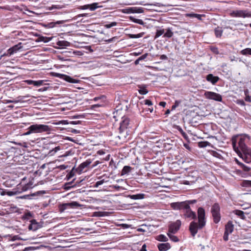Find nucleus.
<instances>
[{
	"instance_id": "37998d69",
	"label": "nucleus",
	"mask_w": 251,
	"mask_h": 251,
	"mask_svg": "<svg viewBox=\"0 0 251 251\" xmlns=\"http://www.w3.org/2000/svg\"><path fill=\"white\" fill-rule=\"evenodd\" d=\"M116 25H117V23L114 22L111 23L109 24H106L104 26L106 28H111V27H112L113 26H116Z\"/></svg>"
},
{
	"instance_id": "a878e982",
	"label": "nucleus",
	"mask_w": 251,
	"mask_h": 251,
	"mask_svg": "<svg viewBox=\"0 0 251 251\" xmlns=\"http://www.w3.org/2000/svg\"><path fill=\"white\" fill-rule=\"evenodd\" d=\"M129 19L135 23L141 25H144V22L141 19H136L132 16H130Z\"/></svg>"
},
{
	"instance_id": "f3484780",
	"label": "nucleus",
	"mask_w": 251,
	"mask_h": 251,
	"mask_svg": "<svg viewBox=\"0 0 251 251\" xmlns=\"http://www.w3.org/2000/svg\"><path fill=\"white\" fill-rule=\"evenodd\" d=\"M234 229V226L232 224L231 222H228L227 224L226 225L225 227V232L231 234Z\"/></svg>"
},
{
	"instance_id": "8fccbe9b",
	"label": "nucleus",
	"mask_w": 251,
	"mask_h": 251,
	"mask_svg": "<svg viewBox=\"0 0 251 251\" xmlns=\"http://www.w3.org/2000/svg\"><path fill=\"white\" fill-rule=\"evenodd\" d=\"M229 234H230L225 231V233H224V237H223L224 240L225 241H226L228 240Z\"/></svg>"
},
{
	"instance_id": "e2e57ef3",
	"label": "nucleus",
	"mask_w": 251,
	"mask_h": 251,
	"mask_svg": "<svg viewBox=\"0 0 251 251\" xmlns=\"http://www.w3.org/2000/svg\"><path fill=\"white\" fill-rule=\"evenodd\" d=\"M104 96H102L101 97H95V98H94L93 100L95 101L100 100V99H103L104 98Z\"/></svg>"
},
{
	"instance_id": "9b49d317",
	"label": "nucleus",
	"mask_w": 251,
	"mask_h": 251,
	"mask_svg": "<svg viewBox=\"0 0 251 251\" xmlns=\"http://www.w3.org/2000/svg\"><path fill=\"white\" fill-rule=\"evenodd\" d=\"M181 222L180 220H176L175 222L171 224L169 226V231L173 233H176L180 228Z\"/></svg>"
},
{
	"instance_id": "0eeeda50",
	"label": "nucleus",
	"mask_w": 251,
	"mask_h": 251,
	"mask_svg": "<svg viewBox=\"0 0 251 251\" xmlns=\"http://www.w3.org/2000/svg\"><path fill=\"white\" fill-rule=\"evenodd\" d=\"M204 96L207 99L217 101H222V96L219 94L213 92L206 91L204 93Z\"/></svg>"
},
{
	"instance_id": "7c9ffc66",
	"label": "nucleus",
	"mask_w": 251,
	"mask_h": 251,
	"mask_svg": "<svg viewBox=\"0 0 251 251\" xmlns=\"http://www.w3.org/2000/svg\"><path fill=\"white\" fill-rule=\"evenodd\" d=\"M174 233L170 232L169 231V232L168 233V236L169 237L170 239L174 241V242H177L178 241V238L174 235Z\"/></svg>"
},
{
	"instance_id": "5701e85b",
	"label": "nucleus",
	"mask_w": 251,
	"mask_h": 251,
	"mask_svg": "<svg viewBox=\"0 0 251 251\" xmlns=\"http://www.w3.org/2000/svg\"><path fill=\"white\" fill-rule=\"evenodd\" d=\"M233 213L235 214L236 215L238 216L242 219H244L245 218V216L244 215V213L243 211L239 210H235L233 211Z\"/></svg>"
},
{
	"instance_id": "1a4fd4ad",
	"label": "nucleus",
	"mask_w": 251,
	"mask_h": 251,
	"mask_svg": "<svg viewBox=\"0 0 251 251\" xmlns=\"http://www.w3.org/2000/svg\"><path fill=\"white\" fill-rule=\"evenodd\" d=\"M184 216L185 218L194 219L196 218L195 212L192 211L190 209V206L188 205L184 208Z\"/></svg>"
},
{
	"instance_id": "9d476101",
	"label": "nucleus",
	"mask_w": 251,
	"mask_h": 251,
	"mask_svg": "<svg viewBox=\"0 0 251 251\" xmlns=\"http://www.w3.org/2000/svg\"><path fill=\"white\" fill-rule=\"evenodd\" d=\"M171 207L174 210H178L181 209H184L185 207L187 206V203L184 201L181 202H176L171 203Z\"/></svg>"
},
{
	"instance_id": "ddd939ff",
	"label": "nucleus",
	"mask_w": 251,
	"mask_h": 251,
	"mask_svg": "<svg viewBox=\"0 0 251 251\" xmlns=\"http://www.w3.org/2000/svg\"><path fill=\"white\" fill-rule=\"evenodd\" d=\"M22 48V43H19L13 47L9 48L7 51V55L11 56L15 53H16Z\"/></svg>"
},
{
	"instance_id": "dca6fc26",
	"label": "nucleus",
	"mask_w": 251,
	"mask_h": 251,
	"mask_svg": "<svg viewBox=\"0 0 251 251\" xmlns=\"http://www.w3.org/2000/svg\"><path fill=\"white\" fill-rule=\"evenodd\" d=\"M56 45L59 47L58 48L59 49H63L66 47L70 46L71 43L68 41L62 40L57 41Z\"/></svg>"
},
{
	"instance_id": "69168bd1",
	"label": "nucleus",
	"mask_w": 251,
	"mask_h": 251,
	"mask_svg": "<svg viewBox=\"0 0 251 251\" xmlns=\"http://www.w3.org/2000/svg\"><path fill=\"white\" fill-rule=\"evenodd\" d=\"M97 153L99 155H103L105 153V152L103 150H99L97 151Z\"/></svg>"
},
{
	"instance_id": "c9c22d12",
	"label": "nucleus",
	"mask_w": 251,
	"mask_h": 251,
	"mask_svg": "<svg viewBox=\"0 0 251 251\" xmlns=\"http://www.w3.org/2000/svg\"><path fill=\"white\" fill-rule=\"evenodd\" d=\"M69 53H70L71 54L77 56H80L83 55V52L80 50H75L73 52L69 51Z\"/></svg>"
},
{
	"instance_id": "f03ea898",
	"label": "nucleus",
	"mask_w": 251,
	"mask_h": 251,
	"mask_svg": "<svg viewBox=\"0 0 251 251\" xmlns=\"http://www.w3.org/2000/svg\"><path fill=\"white\" fill-rule=\"evenodd\" d=\"M198 222L197 223L192 222L190 223L189 229L193 236L198 232V229L202 228L205 225V211L202 207H200L198 210Z\"/></svg>"
},
{
	"instance_id": "774afa93",
	"label": "nucleus",
	"mask_w": 251,
	"mask_h": 251,
	"mask_svg": "<svg viewBox=\"0 0 251 251\" xmlns=\"http://www.w3.org/2000/svg\"><path fill=\"white\" fill-rule=\"evenodd\" d=\"M160 59L165 60L167 59V57L166 55L163 54L160 56Z\"/></svg>"
},
{
	"instance_id": "c756f323",
	"label": "nucleus",
	"mask_w": 251,
	"mask_h": 251,
	"mask_svg": "<svg viewBox=\"0 0 251 251\" xmlns=\"http://www.w3.org/2000/svg\"><path fill=\"white\" fill-rule=\"evenodd\" d=\"M144 35V32H141L137 34H129L128 37L130 38H139L142 37Z\"/></svg>"
},
{
	"instance_id": "f8f14e48",
	"label": "nucleus",
	"mask_w": 251,
	"mask_h": 251,
	"mask_svg": "<svg viewBox=\"0 0 251 251\" xmlns=\"http://www.w3.org/2000/svg\"><path fill=\"white\" fill-rule=\"evenodd\" d=\"M80 206V205L76 201H72L62 204L61 208L63 211L68 208H74Z\"/></svg>"
},
{
	"instance_id": "473e14b6",
	"label": "nucleus",
	"mask_w": 251,
	"mask_h": 251,
	"mask_svg": "<svg viewBox=\"0 0 251 251\" xmlns=\"http://www.w3.org/2000/svg\"><path fill=\"white\" fill-rule=\"evenodd\" d=\"M164 29H158L156 30V34L154 37V39H156L164 34Z\"/></svg>"
},
{
	"instance_id": "2eb2a0df",
	"label": "nucleus",
	"mask_w": 251,
	"mask_h": 251,
	"mask_svg": "<svg viewBox=\"0 0 251 251\" xmlns=\"http://www.w3.org/2000/svg\"><path fill=\"white\" fill-rule=\"evenodd\" d=\"M218 76H214L212 74H209L206 76V80L212 84H215L219 80Z\"/></svg>"
},
{
	"instance_id": "b1692460",
	"label": "nucleus",
	"mask_w": 251,
	"mask_h": 251,
	"mask_svg": "<svg viewBox=\"0 0 251 251\" xmlns=\"http://www.w3.org/2000/svg\"><path fill=\"white\" fill-rule=\"evenodd\" d=\"M131 171V167L128 166H125L121 172V176H124L129 173Z\"/></svg>"
},
{
	"instance_id": "3c124183",
	"label": "nucleus",
	"mask_w": 251,
	"mask_h": 251,
	"mask_svg": "<svg viewBox=\"0 0 251 251\" xmlns=\"http://www.w3.org/2000/svg\"><path fill=\"white\" fill-rule=\"evenodd\" d=\"M59 124L62 125H68L70 124V122H69L68 120H62L59 121Z\"/></svg>"
},
{
	"instance_id": "cd10ccee",
	"label": "nucleus",
	"mask_w": 251,
	"mask_h": 251,
	"mask_svg": "<svg viewBox=\"0 0 251 251\" xmlns=\"http://www.w3.org/2000/svg\"><path fill=\"white\" fill-rule=\"evenodd\" d=\"M210 146V143L207 141H201L198 143V146L200 148H205Z\"/></svg>"
},
{
	"instance_id": "ea45409f",
	"label": "nucleus",
	"mask_w": 251,
	"mask_h": 251,
	"mask_svg": "<svg viewBox=\"0 0 251 251\" xmlns=\"http://www.w3.org/2000/svg\"><path fill=\"white\" fill-rule=\"evenodd\" d=\"M106 182V181H105L104 179H102V180H100V181H98L95 184L94 187L97 188L100 185H101L103 184L104 182Z\"/></svg>"
},
{
	"instance_id": "603ef678",
	"label": "nucleus",
	"mask_w": 251,
	"mask_h": 251,
	"mask_svg": "<svg viewBox=\"0 0 251 251\" xmlns=\"http://www.w3.org/2000/svg\"><path fill=\"white\" fill-rule=\"evenodd\" d=\"M144 102L146 105H148L149 106L152 105V103L151 101L149 100H145Z\"/></svg>"
},
{
	"instance_id": "680f3d73",
	"label": "nucleus",
	"mask_w": 251,
	"mask_h": 251,
	"mask_svg": "<svg viewBox=\"0 0 251 251\" xmlns=\"http://www.w3.org/2000/svg\"><path fill=\"white\" fill-rule=\"evenodd\" d=\"M63 21H58L57 22H56L55 23H51L50 24V25H54V24H58V25H59V24H63Z\"/></svg>"
},
{
	"instance_id": "13d9d810",
	"label": "nucleus",
	"mask_w": 251,
	"mask_h": 251,
	"mask_svg": "<svg viewBox=\"0 0 251 251\" xmlns=\"http://www.w3.org/2000/svg\"><path fill=\"white\" fill-rule=\"evenodd\" d=\"M81 9H89V4H86V5H84L83 6H81Z\"/></svg>"
},
{
	"instance_id": "a18cd8bd",
	"label": "nucleus",
	"mask_w": 251,
	"mask_h": 251,
	"mask_svg": "<svg viewBox=\"0 0 251 251\" xmlns=\"http://www.w3.org/2000/svg\"><path fill=\"white\" fill-rule=\"evenodd\" d=\"M181 101L180 100H176L175 102V104L173 105L172 107V110L175 109L176 107H177L179 104L180 103Z\"/></svg>"
},
{
	"instance_id": "4d7b16f0",
	"label": "nucleus",
	"mask_w": 251,
	"mask_h": 251,
	"mask_svg": "<svg viewBox=\"0 0 251 251\" xmlns=\"http://www.w3.org/2000/svg\"><path fill=\"white\" fill-rule=\"evenodd\" d=\"M80 123V121H71L70 122V124L72 125H78Z\"/></svg>"
},
{
	"instance_id": "58836bf2",
	"label": "nucleus",
	"mask_w": 251,
	"mask_h": 251,
	"mask_svg": "<svg viewBox=\"0 0 251 251\" xmlns=\"http://www.w3.org/2000/svg\"><path fill=\"white\" fill-rule=\"evenodd\" d=\"M6 111L5 107L4 106V102L2 101H0V113H2Z\"/></svg>"
},
{
	"instance_id": "052dcab7",
	"label": "nucleus",
	"mask_w": 251,
	"mask_h": 251,
	"mask_svg": "<svg viewBox=\"0 0 251 251\" xmlns=\"http://www.w3.org/2000/svg\"><path fill=\"white\" fill-rule=\"evenodd\" d=\"M147 55H148V54H147V53H146V54H143V55H142L141 56H140V57H139L138 58H139V59L140 60H143V59H145V58L147 57Z\"/></svg>"
},
{
	"instance_id": "6e6d98bb",
	"label": "nucleus",
	"mask_w": 251,
	"mask_h": 251,
	"mask_svg": "<svg viewBox=\"0 0 251 251\" xmlns=\"http://www.w3.org/2000/svg\"><path fill=\"white\" fill-rule=\"evenodd\" d=\"M16 194V193L15 192L13 191H7L6 192V195L9 196H12Z\"/></svg>"
},
{
	"instance_id": "bb28decb",
	"label": "nucleus",
	"mask_w": 251,
	"mask_h": 251,
	"mask_svg": "<svg viewBox=\"0 0 251 251\" xmlns=\"http://www.w3.org/2000/svg\"><path fill=\"white\" fill-rule=\"evenodd\" d=\"M102 7L101 5H99L98 3L95 2L92 4H89V9L91 11H94L98 8Z\"/></svg>"
},
{
	"instance_id": "c85d7f7f",
	"label": "nucleus",
	"mask_w": 251,
	"mask_h": 251,
	"mask_svg": "<svg viewBox=\"0 0 251 251\" xmlns=\"http://www.w3.org/2000/svg\"><path fill=\"white\" fill-rule=\"evenodd\" d=\"M241 185L245 187H251V180H245L241 182Z\"/></svg>"
},
{
	"instance_id": "338daca9",
	"label": "nucleus",
	"mask_w": 251,
	"mask_h": 251,
	"mask_svg": "<svg viewBox=\"0 0 251 251\" xmlns=\"http://www.w3.org/2000/svg\"><path fill=\"white\" fill-rule=\"evenodd\" d=\"M140 251H147V250H146V245L145 244H144L142 246V248H141V249L140 250Z\"/></svg>"
},
{
	"instance_id": "e433bc0d",
	"label": "nucleus",
	"mask_w": 251,
	"mask_h": 251,
	"mask_svg": "<svg viewBox=\"0 0 251 251\" xmlns=\"http://www.w3.org/2000/svg\"><path fill=\"white\" fill-rule=\"evenodd\" d=\"M223 33V30L221 28L218 27L215 28V34L216 37H220L222 36Z\"/></svg>"
},
{
	"instance_id": "423d86ee",
	"label": "nucleus",
	"mask_w": 251,
	"mask_h": 251,
	"mask_svg": "<svg viewBox=\"0 0 251 251\" xmlns=\"http://www.w3.org/2000/svg\"><path fill=\"white\" fill-rule=\"evenodd\" d=\"M120 11L125 14L142 13L144 12V8L140 7H127L122 9Z\"/></svg>"
},
{
	"instance_id": "a19ab883",
	"label": "nucleus",
	"mask_w": 251,
	"mask_h": 251,
	"mask_svg": "<svg viewBox=\"0 0 251 251\" xmlns=\"http://www.w3.org/2000/svg\"><path fill=\"white\" fill-rule=\"evenodd\" d=\"M44 81V80H40L37 81L34 80L33 85L35 86H40L43 85Z\"/></svg>"
},
{
	"instance_id": "864d4df0",
	"label": "nucleus",
	"mask_w": 251,
	"mask_h": 251,
	"mask_svg": "<svg viewBox=\"0 0 251 251\" xmlns=\"http://www.w3.org/2000/svg\"><path fill=\"white\" fill-rule=\"evenodd\" d=\"M34 80H25V82L28 85H34Z\"/></svg>"
},
{
	"instance_id": "c03bdc74",
	"label": "nucleus",
	"mask_w": 251,
	"mask_h": 251,
	"mask_svg": "<svg viewBox=\"0 0 251 251\" xmlns=\"http://www.w3.org/2000/svg\"><path fill=\"white\" fill-rule=\"evenodd\" d=\"M31 130H31V128H30V127L29 126L28 127V128L27 129V131L25 132V133H24L23 134V135L26 136V135H30L31 134H33V132H32V131Z\"/></svg>"
},
{
	"instance_id": "5fc2aeb1",
	"label": "nucleus",
	"mask_w": 251,
	"mask_h": 251,
	"mask_svg": "<svg viewBox=\"0 0 251 251\" xmlns=\"http://www.w3.org/2000/svg\"><path fill=\"white\" fill-rule=\"evenodd\" d=\"M61 7L59 5H52L49 8L50 10H52L53 9H59Z\"/></svg>"
},
{
	"instance_id": "de8ad7c7",
	"label": "nucleus",
	"mask_w": 251,
	"mask_h": 251,
	"mask_svg": "<svg viewBox=\"0 0 251 251\" xmlns=\"http://www.w3.org/2000/svg\"><path fill=\"white\" fill-rule=\"evenodd\" d=\"M120 226L122 228L125 229V228H128L130 227L131 225H128V224H122L120 225Z\"/></svg>"
},
{
	"instance_id": "6e6552de",
	"label": "nucleus",
	"mask_w": 251,
	"mask_h": 251,
	"mask_svg": "<svg viewBox=\"0 0 251 251\" xmlns=\"http://www.w3.org/2000/svg\"><path fill=\"white\" fill-rule=\"evenodd\" d=\"M129 122V119L127 117H122V120L120 123V126L119 128L121 134L123 133L125 131H126V133H127L126 129L128 126Z\"/></svg>"
},
{
	"instance_id": "4c0bfd02",
	"label": "nucleus",
	"mask_w": 251,
	"mask_h": 251,
	"mask_svg": "<svg viewBox=\"0 0 251 251\" xmlns=\"http://www.w3.org/2000/svg\"><path fill=\"white\" fill-rule=\"evenodd\" d=\"M21 101H22V99H20L18 100H3V101L4 102V104H5V103H17Z\"/></svg>"
},
{
	"instance_id": "49530a36",
	"label": "nucleus",
	"mask_w": 251,
	"mask_h": 251,
	"mask_svg": "<svg viewBox=\"0 0 251 251\" xmlns=\"http://www.w3.org/2000/svg\"><path fill=\"white\" fill-rule=\"evenodd\" d=\"M184 202H186L188 204V205H189L190 204L195 203L197 202V201L195 200H193L186 201H184Z\"/></svg>"
},
{
	"instance_id": "a211bd4d",
	"label": "nucleus",
	"mask_w": 251,
	"mask_h": 251,
	"mask_svg": "<svg viewBox=\"0 0 251 251\" xmlns=\"http://www.w3.org/2000/svg\"><path fill=\"white\" fill-rule=\"evenodd\" d=\"M158 248L160 251H166L169 250L170 248V245L168 243H161L158 245Z\"/></svg>"
},
{
	"instance_id": "7ed1b4c3",
	"label": "nucleus",
	"mask_w": 251,
	"mask_h": 251,
	"mask_svg": "<svg viewBox=\"0 0 251 251\" xmlns=\"http://www.w3.org/2000/svg\"><path fill=\"white\" fill-rule=\"evenodd\" d=\"M33 133L48 132L51 130L50 126L43 124H33L30 126Z\"/></svg>"
},
{
	"instance_id": "393cba45",
	"label": "nucleus",
	"mask_w": 251,
	"mask_h": 251,
	"mask_svg": "<svg viewBox=\"0 0 251 251\" xmlns=\"http://www.w3.org/2000/svg\"><path fill=\"white\" fill-rule=\"evenodd\" d=\"M173 32L170 28L167 29L166 31L164 30V37L171 38L173 36Z\"/></svg>"
},
{
	"instance_id": "0e129e2a",
	"label": "nucleus",
	"mask_w": 251,
	"mask_h": 251,
	"mask_svg": "<svg viewBox=\"0 0 251 251\" xmlns=\"http://www.w3.org/2000/svg\"><path fill=\"white\" fill-rule=\"evenodd\" d=\"M71 132L74 133H75V134H79L80 133L79 130H76L75 129H72V130H71Z\"/></svg>"
},
{
	"instance_id": "20e7f679",
	"label": "nucleus",
	"mask_w": 251,
	"mask_h": 251,
	"mask_svg": "<svg viewBox=\"0 0 251 251\" xmlns=\"http://www.w3.org/2000/svg\"><path fill=\"white\" fill-rule=\"evenodd\" d=\"M230 15L233 17L251 18V12L248 10H235L232 11Z\"/></svg>"
},
{
	"instance_id": "aec40b11",
	"label": "nucleus",
	"mask_w": 251,
	"mask_h": 251,
	"mask_svg": "<svg viewBox=\"0 0 251 251\" xmlns=\"http://www.w3.org/2000/svg\"><path fill=\"white\" fill-rule=\"evenodd\" d=\"M128 197L132 200H141L144 198L145 194H138L136 195H128Z\"/></svg>"
},
{
	"instance_id": "6ab92c4d",
	"label": "nucleus",
	"mask_w": 251,
	"mask_h": 251,
	"mask_svg": "<svg viewBox=\"0 0 251 251\" xmlns=\"http://www.w3.org/2000/svg\"><path fill=\"white\" fill-rule=\"evenodd\" d=\"M39 225L35 222V220H33L31 222V224L28 226V229L33 231H35L39 228Z\"/></svg>"
},
{
	"instance_id": "4468645a",
	"label": "nucleus",
	"mask_w": 251,
	"mask_h": 251,
	"mask_svg": "<svg viewBox=\"0 0 251 251\" xmlns=\"http://www.w3.org/2000/svg\"><path fill=\"white\" fill-rule=\"evenodd\" d=\"M90 163L91 161L89 160H86V161L82 163L76 169V171L79 174H81L83 172L84 169L88 166Z\"/></svg>"
},
{
	"instance_id": "f704fd0d",
	"label": "nucleus",
	"mask_w": 251,
	"mask_h": 251,
	"mask_svg": "<svg viewBox=\"0 0 251 251\" xmlns=\"http://www.w3.org/2000/svg\"><path fill=\"white\" fill-rule=\"evenodd\" d=\"M156 239L159 241L162 242H165L167 240V237L163 234L159 235L156 237Z\"/></svg>"
},
{
	"instance_id": "72a5a7b5",
	"label": "nucleus",
	"mask_w": 251,
	"mask_h": 251,
	"mask_svg": "<svg viewBox=\"0 0 251 251\" xmlns=\"http://www.w3.org/2000/svg\"><path fill=\"white\" fill-rule=\"evenodd\" d=\"M241 53L244 55H251V49L246 48L241 51Z\"/></svg>"
},
{
	"instance_id": "bf43d9fd",
	"label": "nucleus",
	"mask_w": 251,
	"mask_h": 251,
	"mask_svg": "<svg viewBox=\"0 0 251 251\" xmlns=\"http://www.w3.org/2000/svg\"><path fill=\"white\" fill-rule=\"evenodd\" d=\"M245 100L246 101L251 102V96H248Z\"/></svg>"
},
{
	"instance_id": "2f4dec72",
	"label": "nucleus",
	"mask_w": 251,
	"mask_h": 251,
	"mask_svg": "<svg viewBox=\"0 0 251 251\" xmlns=\"http://www.w3.org/2000/svg\"><path fill=\"white\" fill-rule=\"evenodd\" d=\"M139 93L141 95H146L148 93V91L146 89V87L143 86H139Z\"/></svg>"
},
{
	"instance_id": "09e8293b",
	"label": "nucleus",
	"mask_w": 251,
	"mask_h": 251,
	"mask_svg": "<svg viewBox=\"0 0 251 251\" xmlns=\"http://www.w3.org/2000/svg\"><path fill=\"white\" fill-rule=\"evenodd\" d=\"M236 103H237L238 104H239L240 105H242V106H245V102L243 100H237L236 101Z\"/></svg>"
},
{
	"instance_id": "39448f33",
	"label": "nucleus",
	"mask_w": 251,
	"mask_h": 251,
	"mask_svg": "<svg viewBox=\"0 0 251 251\" xmlns=\"http://www.w3.org/2000/svg\"><path fill=\"white\" fill-rule=\"evenodd\" d=\"M211 212L213 217L214 221L215 223H218L220 219V206L218 204L215 203L212 207Z\"/></svg>"
},
{
	"instance_id": "79ce46f5",
	"label": "nucleus",
	"mask_w": 251,
	"mask_h": 251,
	"mask_svg": "<svg viewBox=\"0 0 251 251\" xmlns=\"http://www.w3.org/2000/svg\"><path fill=\"white\" fill-rule=\"evenodd\" d=\"M240 167L243 169L244 171L249 172L251 170V168L247 166L246 165L243 164H240Z\"/></svg>"
},
{
	"instance_id": "412c9836",
	"label": "nucleus",
	"mask_w": 251,
	"mask_h": 251,
	"mask_svg": "<svg viewBox=\"0 0 251 251\" xmlns=\"http://www.w3.org/2000/svg\"><path fill=\"white\" fill-rule=\"evenodd\" d=\"M64 79L67 82L72 83H77L79 81L78 80L74 79L71 76L66 75H64Z\"/></svg>"
},
{
	"instance_id": "f257e3e1",
	"label": "nucleus",
	"mask_w": 251,
	"mask_h": 251,
	"mask_svg": "<svg viewBox=\"0 0 251 251\" xmlns=\"http://www.w3.org/2000/svg\"><path fill=\"white\" fill-rule=\"evenodd\" d=\"M249 137L246 135L235 136L232 138L234 150L246 163H251V149L246 145Z\"/></svg>"
},
{
	"instance_id": "4be33fe9",
	"label": "nucleus",
	"mask_w": 251,
	"mask_h": 251,
	"mask_svg": "<svg viewBox=\"0 0 251 251\" xmlns=\"http://www.w3.org/2000/svg\"><path fill=\"white\" fill-rule=\"evenodd\" d=\"M186 16L191 18H196L199 20H201V17L204 16V15L192 13L187 14Z\"/></svg>"
}]
</instances>
